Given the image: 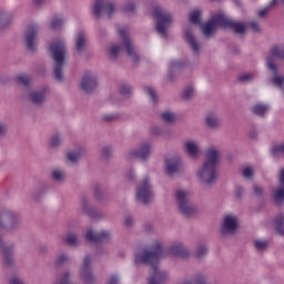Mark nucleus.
I'll return each mask as SVG.
<instances>
[{
	"label": "nucleus",
	"instance_id": "1",
	"mask_svg": "<svg viewBox=\"0 0 284 284\" xmlns=\"http://www.w3.org/2000/svg\"><path fill=\"white\" fill-rule=\"evenodd\" d=\"M203 11L201 9H194L189 19L191 23L195 26H200L202 34L210 39V37H214L217 28H231L237 34H243L245 30H247V26L243 22H236L232 20V18L227 17L225 13L214 14L210 21L203 24Z\"/></svg>",
	"mask_w": 284,
	"mask_h": 284
},
{
	"label": "nucleus",
	"instance_id": "2",
	"mask_svg": "<svg viewBox=\"0 0 284 284\" xmlns=\"http://www.w3.org/2000/svg\"><path fill=\"white\" fill-rule=\"evenodd\" d=\"M118 33L122 39V44H110L106 49L109 57H111V59H116V57L121 55L123 50H125L131 61L133 63H139V53L136 52V47H134V41L132 40V37H130V31L128 30V27L119 28Z\"/></svg>",
	"mask_w": 284,
	"mask_h": 284
},
{
	"label": "nucleus",
	"instance_id": "3",
	"mask_svg": "<svg viewBox=\"0 0 284 284\" xmlns=\"http://www.w3.org/2000/svg\"><path fill=\"white\" fill-rule=\"evenodd\" d=\"M51 57L54 61V77L57 81H63V68L68 63V47L65 45V39L59 38L53 40L49 44Z\"/></svg>",
	"mask_w": 284,
	"mask_h": 284
},
{
	"label": "nucleus",
	"instance_id": "4",
	"mask_svg": "<svg viewBox=\"0 0 284 284\" xmlns=\"http://www.w3.org/2000/svg\"><path fill=\"white\" fill-rule=\"evenodd\" d=\"M175 201L178 203V210L183 216H196L201 210L195 204L190 203V191L185 189H179L175 191Z\"/></svg>",
	"mask_w": 284,
	"mask_h": 284
},
{
	"label": "nucleus",
	"instance_id": "5",
	"mask_svg": "<svg viewBox=\"0 0 284 284\" xmlns=\"http://www.w3.org/2000/svg\"><path fill=\"white\" fill-rule=\"evenodd\" d=\"M153 16L156 19L155 28L158 33L161 37H168V30H170V27L174 23L172 13L161 7H155L153 9Z\"/></svg>",
	"mask_w": 284,
	"mask_h": 284
},
{
	"label": "nucleus",
	"instance_id": "6",
	"mask_svg": "<svg viewBox=\"0 0 284 284\" xmlns=\"http://www.w3.org/2000/svg\"><path fill=\"white\" fill-rule=\"evenodd\" d=\"M195 179L201 185H214L219 179L216 168L202 163L195 172Z\"/></svg>",
	"mask_w": 284,
	"mask_h": 284
},
{
	"label": "nucleus",
	"instance_id": "7",
	"mask_svg": "<svg viewBox=\"0 0 284 284\" xmlns=\"http://www.w3.org/2000/svg\"><path fill=\"white\" fill-rule=\"evenodd\" d=\"M150 156H152V142L150 141L141 142L138 148L132 149L126 153L128 161L139 159L143 163H145V161H150Z\"/></svg>",
	"mask_w": 284,
	"mask_h": 284
},
{
	"label": "nucleus",
	"instance_id": "8",
	"mask_svg": "<svg viewBox=\"0 0 284 284\" xmlns=\"http://www.w3.org/2000/svg\"><path fill=\"white\" fill-rule=\"evenodd\" d=\"M116 12V6L110 0H95L92 7V14L94 17H112Z\"/></svg>",
	"mask_w": 284,
	"mask_h": 284
},
{
	"label": "nucleus",
	"instance_id": "9",
	"mask_svg": "<svg viewBox=\"0 0 284 284\" xmlns=\"http://www.w3.org/2000/svg\"><path fill=\"white\" fill-rule=\"evenodd\" d=\"M79 277L85 284L97 283V275L94 274V271H92V257L87 255L83 258L80 266Z\"/></svg>",
	"mask_w": 284,
	"mask_h": 284
},
{
	"label": "nucleus",
	"instance_id": "10",
	"mask_svg": "<svg viewBox=\"0 0 284 284\" xmlns=\"http://www.w3.org/2000/svg\"><path fill=\"white\" fill-rule=\"evenodd\" d=\"M135 199L138 203H150L152 201V181L144 178L138 185Z\"/></svg>",
	"mask_w": 284,
	"mask_h": 284
},
{
	"label": "nucleus",
	"instance_id": "11",
	"mask_svg": "<svg viewBox=\"0 0 284 284\" xmlns=\"http://www.w3.org/2000/svg\"><path fill=\"white\" fill-rule=\"evenodd\" d=\"M39 30H41V28L37 23H31L27 27L24 31V41L28 50L34 51L39 48Z\"/></svg>",
	"mask_w": 284,
	"mask_h": 284
},
{
	"label": "nucleus",
	"instance_id": "12",
	"mask_svg": "<svg viewBox=\"0 0 284 284\" xmlns=\"http://www.w3.org/2000/svg\"><path fill=\"white\" fill-rule=\"evenodd\" d=\"M185 170L181 156L173 155L164 160V172L166 176H174V174H181Z\"/></svg>",
	"mask_w": 284,
	"mask_h": 284
},
{
	"label": "nucleus",
	"instance_id": "13",
	"mask_svg": "<svg viewBox=\"0 0 284 284\" xmlns=\"http://www.w3.org/2000/svg\"><path fill=\"white\" fill-rule=\"evenodd\" d=\"M239 230V216L229 213L223 217L221 225L222 236H232Z\"/></svg>",
	"mask_w": 284,
	"mask_h": 284
},
{
	"label": "nucleus",
	"instance_id": "14",
	"mask_svg": "<svg viewBox=\"0 0 284 284\" xmlns=\"http://www.w3.org/2000/svg\"><path fill=\"white\" fill-rule=\"evenodd\" d=\"M19 225V219L10 211H3L0 213V227L2 230H14Z\"/></svg>",
	"mask_w": 284,
	"mask_h": 284
},
{
	"label": "nucleus",
	"instance_id": "15",
	"mask_svg": "<svg viewBox=\"0 0 284 284\" xmlns=\"http://www.w3.org/2000/svg\"><path fill=\"white\" fill-rule=\"evenodd\" d=\"M48 97H50V89H48V87H42L31 91L28 99L31 103H34V105H41V103H45Z\"/></svg>",
	"mask_w": 284,
	"mask_h": 284
},
{
	"label": "nucleus",
	"instance_id": "16",
	"mask_svg": "<svg viewBox=\"0 0 284 284\" xmlns=\"http://www.w3.org/2000/svg\"><path fill=\"white\" fill-rule=\"evenodd\" d=\"M183 150L190 159H199L201 156V144L194 139H189L183 143Z\"/></svg>",
	"mask_w": 284,
	"mask_h": 284
},
{
	"label": "nucleus",
	"instance_id": "17",
	"mask_svg": "<svg viewBox=\"0 0 284 284\" xmlns=\"http://www.w3.org/2000/svg\"><path fill=\"white\" fill-rule=\"evenodd\" d=\"M205 161L203 162L206 165H211L212 168H216L219 163H221V150L216 146H209L205 152Z\"/></svg>",
	"mask_w": 284,
	"mask_h": 284
},
{
	"label": "nucleus",
	"instance_id": "18",
	"mask_svg": "<svg viewBox=\"0 0 284 284\" xmlns=\"http://www.w3.org/2000/svg\"><path fill=\"white\" fill-rule=\"evenodd\" d=\"M184 39L186 43H189L190 48L193 50V52H201V43L196 40V37L194 36V27L192 24H189L184 27Z\"/></svg>",
	"mask_w": 284,
	"mask_h": 284
},
{
	"label": "nucleus",
	"instance_id": "19",
	"mask_svg": "<svg viewBox=\"0 0 284 284\" xmlns=\"http://www.w3.org/2000/svg\"><path fill=\"white\" fill-rule=\"evenodd\" d=\"M87 241L91 243H99L103 241H110L112 239V232L108 230H102L99 233L94 232L93 230H89L85 234Z\"/></svg>",
	"mask_w": 284,
	"mask_h": 284
},
{
	"label": "nucleus",
	"instance_id": "20",
	"mask_svg": "<svg viewBox=\"0 0 284 284\" xmlns=\"http://www.w3.org/2000/svg\"><path fill=\"white\" fill-rule=\"evenodd\" d=\"M80 85L84 92H92L97 88V75L92 72L84 73Z\"/></svg>",
	"mask_w": 284,
	"mask_h": 284
},
{
	"label": "nucleus",
	"instance_id": "21",
	"mask_svg": "<svg viewBox=\"0 0 284 284\" xmlns=\"http://www.w3.org/2000/svg\"><path fill=\"white\" fill-rule=\"evenodd\" d=\"M280 185L273 189L272 196L275 203H283L284 201V168L280 170L278 176Z\"/></svg>",
	"mask_w": 284,
	"mask_h": 284
},
{
	"label": "nucleus",
	"instance_id": "22",
	"mask_svg": "<svg viewBox=\"0 0 284 284\" xmlns=\"http://www.w3.org/2000/svg\"><path fill=\"white\" fill-rule=\"evenodd\" d=\"M169 252L172 256H178L179 258H187L190 256V250L181 242L173 243Z\"/></svg>",
	"mask_w": 284,
	"mask_h": 284
},
{
	"label": "nucleus",
	"instance_id": "23",
	"mask_svg": "<svg viewBox=\"0 0 284 284\" xmlns=\"http://www.w3.org/2000/svg\"><path fill=\"white\" fill-rule=\"evenodd\" d=\"M270 110H272V106L267 103L257 102L251 108V112L255 114V116H267L270 114Z\"/></svg>",
	"mask_w": 284,
	"mask_h": 284
},
{
	"label": "nucleus",
	"instance_id": "24",
	"mask_svg": "<svg viewBox=\"0 0 284 284\" xmlns=\"http://www.w3.org/2000/svg\"><path fill=\"white\" fill-rule=\"evenodd\" d=\"M205 124L211 130H219V128H221V118L216 113H207Z\"/></svg>",
	"mask_w": 284,
	"mask_h": 284
},
{
	"label": "nucleus",
	"instance_id": "25",
	"mask_svg": "<svg viewBox=\"0 0 284 284\" xmlns=\"http://www.w3.org/2000/svg\"><path fill=\"white\" fill-rule=\"evenodd\" d=\"M85 48H88V37L83 31H80L75 36L77 52H84Z\"/></svg>",
	"mask_w": 284,
	"mask_h": 284
},
{
	"label": "nucleus",
	"instance_id": "26",
	"mask_svg": "<svg viewBox=\"0 0 284 284\" xmlns=\"http://www.w3.org/2000/svg\"><path fill=\"white\" fill-rule=\"evenodd\" d=\"M51 179L55 183H65V170L55 168L51 171Z\"/></svg>",
	"mask_w": 284,
	"mask_h": 284
},
{
	"label": "nucleus",
	"instance_id": "27",
	"mask_svg": "<svg viewBox=\"0 0 284 284\" xmlns=\"http://www.w3.org/2000/svg\"><path fill=\"white\" fill-rule=\"evenodd\" d=\"M194 97H196V89L194 85H187L182 90L181 99H183V101H190L194 99Z\"/></svg>",
	"mask_w": 284,
	"mask_h": 284
},
{
	"label": "nucleus",
	"instance_id": "28",
	"mask_svg": "<svg viewBox=\"0 0 284 284\" xmlns=\"http://www.w3.org/2000/svg\"><path fill=\"white\" fill-rule=\"evenodd\" d=\"M14 19L12 11L0 10V27L8 26Z\"/></svg>",
	"mask_w": 284,
	"mask_h": 284
},
{
	"label": "nucleus",
	"instance_id": "29",
	"mask_svg": "<svg viewBox=\"0 0 284 284\" xmlns=\"http://www.w3.org/2000/svg\"><path fill=\"white\" fill-rule=\"evenodd\" d=\"M121 10L125 14H132V12L136 11V1L135 0H129V1L124 2L121 6Z\"/></svg>",
	"mask_w": 284,
	"mask_h": 284
},
{
	"label": "nucleus",
	"instance_id": "30",
	"mask_svg": "<svg viewBox=\"0 0 284 284\" xmlns=\"http://www.w3.org/2000/svg\"><path fill=\"white\" fill-rule=\"evenodd\" d=\"M83 154H85V151L83 149H77L75 151H70L67 154V159L71 163H77V161H79V159H81V156H83Z\"/></svg>",
	"mask_w": 284,
	"mask_h": 284
},
{
	"label": "nucleus",
	"instance_id": "31",
	"mask_svg": "<svg viewBox=\"0 0 284 284\" xmlns=\"http://www.w3.org/2000/svg\"><path fill=\"white\" fill-rule=\"evenodd\" d=\"M63 26H65V18L53 17L51 19V24H50L51 30H61Z\"/></svg>",
	"mask_w": 284,
	"mask_h": 284
},
{
	"label": "nucleus",
	"instance_id": "32",
	"mask_svg": "<svg viewBox=\"0 0 284 284\" xmlns=\"http://www.w3.org/2000/svg\"><path fill=\"white\" fill-rule=\"evenodd\" d=\"M256 252H265L270 247V242L263 239H256L253 242Z\"/></svg>",
	"mask_w": 284,
	"mask_h": 284
},
{
	"label": "nucleus",
	"instance_id": "33",
	"mask_svg": "<svg viewBox=\"0 0 284 284\" xmlns=\"http://www.w3.org/2000/svg\"><path fill=\"white\" fill-rule=\"evenodd\" d=\"M80 242L79 236H77L74 233H68L64 237V243L71 247H75V245H79Z\"/></svg>",
	"mask_w": 284,
	"mask_h": 284
},
{
	"label": "nucleus",
	"instance_id": "34",
	"mask_svg": "<svg viewBox=\"0 0 284 284\" xmlns=\"http://www.w3.org/2000/svg\"><path fill=\"white\" fill-rule=\"evenodd\" d=\"M63 143V135L54 134L49 139L50 148H59Z\"/></svg>",
	"mask_w": 284,
	"mask_h": 284
},
{
	"label": "nucleus",
	"instance_id": "35",
	"mask_svg": "<svg viewBox=\"0 0 284 284\" xmlns=\"http://www.w3.org/2000/svg\"><path fill=\"white\" fill-rule=\"evenodd\" d=\"M255 79H256V73L255 72L242 73L239 77L240 83H250V81H254Z\"/></svg>",
	"mask_w": 284,
	"mask_h": 284
},
{
	"label": "nucleus",
	"instance_id": "36",
	"mask_svg": "<svg viewBox=\"0 0 284 284\" xmlns=\"http://www.w3.org/2000/svg\"><path fill=\"white\" fill-rule=\"evenodd\" d=\"M144 92L146 97H149L151 103H156V101H159V95H156V91H154V89L145 87Z\"/></svg>",
	"mask_w": 284,
	"mask_h": 284
},
{
	"label": "nucleus",
	"instance_id": "37",
	"mask_svg": "<svg viewBox=\"0 0 284 284\" xmlns=\"http://www.w3.org/2000/svg\"><path fill=\"white\" fill-rule=\"evenodd\" d=\"M119 92L122 97H130L132 95V87L128 83H122L119 87Z\"/></svg>",
	"mask_w": 284,
	"mask_h": 284
},
{
	"label": "nucleus",
	"instance_id": "38",
	"mask_svg": "<svg viewBox=\"0 0 284 284\" xmlns=\"http://www.w3.org/2000/svg\"><path fill=\"white\" fill-rule=\"evenodd\" d=\"M3 254V258H4V263H7V265H12V263H14V256L12 255V251L4 248L2 251Z\"/></svg>",
	"mask_w": 284,
	"mask_h": 284
},
{
	"label": "nucleus",
	"instance_id": "39",
	"mask_svg": "<svg viewBox=\"0 0 284 284\" xmlns=\"http://www.w3.org/2000/svg\"><path fill=\"white\" fill-rule=\"evenodd\" d=\"M284 215L281 214L275 219V230H277V232H280V234L284 235Z\"/></svg>",
	"mask_w": 284,
	"mask_h": 284
},
{
	"label": "nucleus",
	"instance_id": "40",
	"mask_svg": "<svg viewBox=\"0 0 284 284\" xmlns=\"http://www.w3.org/2000/svg\"><path fill=\"white\" fill-rule=\"evenodd\" d=\"M161 116L165 123H174L176 121V115L172 111H164Z\"/></svg>",
	"mask_w": 284,
	"mask_h": 284
},
{
	"label": "nucleus",
	"instance_id": "41",
	"mask_svg": "<svg viewBox=\"0 0 284 284\" xmlns=\"http://www.w3.org/2000/svg\"><path fill=\"white\" fill-rule=\"evenodd\" d=\"M195 255L197 258H203L207 255V246L205 244H199L196 246Z\"/></svg>",
	"mask_w": 284,
	"mask_h": 284
},
{
	"label": "nucleus",
	"instance_id": "42",
	"mask_svg": "<svg viewBox=\"0 0 284 284\" xmlns=\"http://www.w3.org/2000/svg\"><path fill=\"white\" fill-rule=\"evenodd\" d=\"M18 81L22 83V85H30L32 83V78L29 74H20L18 75Z\"/></svg>",
	"mask_w": 284,
	"mask_h": 284
},
{
	"label": "nucleus",
	"instance_id": "43",
	"mask_svg": "<svg viewBox=\"0 0 284 284\" xmlns=\"http://www.w3.org/2000/svg\"><path fill=\"white\" fill-rule=\"evenodd\" d=\"M244 179H252L254 176V169L252 166H245L243 169Z\"/></svg>",
	"mask_w": 284,
	"mask_h": 284
},
{
	"label": "nucleus",
	"instance_id": "44",
	"mask_svg": "<svg viewBox=\"0 0 284 284\" xmlns=\"http://www.w3.org/2000/svg\"><path fill=\"white\" fill-rule=\"evenodd\" d=\"M271 152L274 156H278V154H284V144L275 145Z\"/></svg>",
	"mask_w": 284,
	"mask_h": 284
},
{
	"label": "nucleus",
	"instance_id": "45",
	"mask_svg": "<svg viewBox=\"0 0 284 284\" xmlns=\"http://www.w3.org/2000/svg\"><path fill=\"white\" fill-rule=\"evenodd\" d=\"M194 284H210L207 282V276L205 275H197L194 280H193Z\"/></svg>",
	"mask_w": 284,
	"mask_h": 284
},
{
	"label": "nucleus",
	"instance_id": "46",
	"mask_svg": "<svg viewBox=\"0 0 284 284\" xmlns=\"http://www.w3.org/2000/svg\"><path fill=\"white\" fill-rule=\"evenodd\" d=\"M176 68H183V62H181V60H172L170 62L171 70H176Z\"/></svg>",
	"mask_w": 284,
	"mask_h": 284
},
{
	"label": "nucleus",
	"instance_id": "47",
	"mask_svg": "<svg viewBox=\"0 0 284 284\" xmlns=\"http://www.w3.org/2000/svg\"><path fill=\"white\" fill-rule=\"evenodd\" d=\"M101 154L104 159H108L109 156H112V148L110 146H104L102 150H101Z\"/></svg>",
	"mask_w": 284,
	"mask_h": 284
},
{
	"label": "nucleus",
	"instance_id": "48",
	"mask_svg": "<svg viewBox=\"0 0 284 284\" xmlns=\"http://www.w3.org/2000/svg\"><path fill=\"white\" fill-rule=\"evenodd\" d=\"M68 261H70V256H68L65 253H62L57 257V262L60 264L68 263Z\"/></svg>",
	"mask_w": 284,
	"mask_h": 284
},
{
	"label": "nucleus",
	"instance_id": "49",
	"mask_svg": "<svg viewBox=\"0 0 284 284\" xmlns=\"http://www.w3.org/2000/svg\"><path fill=\"white\" fill-rule=\"evenodd\" d=\"M10 284H26V283L23 282V278L14 275L10 278Z\"/></svg>",
	"mask_w": 284,
	"mask_h": 284
},
{
	"label": "nucleus",
	"instance_id": "50",
	"mask_svg": "<svg viewBox=\"0 0 284 284\" xmlns=\"http://www.w3.org/2000/svg\"><path fill=\"white\" fill-rule=\"evenodd\" d=\"M120 281H121V277H119V275L114 274V275L110 276L108 284H119Z\"/></svg>",
	"mask_w": 284,
	"mask_h": 284
},
{
	"label": "nucleus",
	"instance_id": "51",
	"mask_svg": "<svg viewBox=\"0 0 284 284\" xmlns=\"http://www.w3.org/2000/svg\"><path fill=\"white\" fill-rule=\"evenodd\" d=\"M151 134H154L155 136H160V134H163V130L160 126H153L151 129Z\"/></svg>",
	"mask_w": 284,
	"mask_h": 284
},
{
	"label": "nucleus",
	"instance_id": "52",
	"mask_svg": "<svg viewBox=\"0 0 284 284\" xmlns=\"http://www.w3.org/2000/svg\"><path fill=\"white\" fill-rule=\"evenodd\" d=\"M135 178H136V173L134 172V170L128 171V173H126V179H128L129 181H134Z\"/></svg>",
	"mask_w": 284,
	"mask_h": 284
},
{
	"label": "nucleus",
	"instance_id": "53",
	"mask_svg": "<svg viewBox=\"0 0 284 284\" xmlns=\"http://www.w3.org/2000/svg\"><path fill=\"white\" fill-rule=\"evenodd\" d=\"M6 132H8V125H6L3 122H0V136H3Z\"/></svg>",
	"mask_w": 284,
	"mask_h": 284
},
{
	"label": "nucleus",
	"instance_id": "54",
	"mask_svg": "<svg viewBox=\"0 0 284 284\" xmlns=\"http://www.w3.org/2000/svg\"><path fill=\"white\" fill-rule=\"evenodd\" d=\"M251 28L254 32H261V24L257 22H251Z\"/></svg>",
	"mask_w": 284,
	"mask_h": 284
},
{
	"label": "nucleus",
	"instance_id": "55",
	"mask_svg": "<svg viewBox=\"0 0 284 284\" xmlns=\"http://www.w3.org/2000/svg\"><path fill=\"white\" fill-rule=\"evenodd\" d=\"M82 210L84 214H89V216H92V209L88 204H83Z\"/></svg>",
	"mask_w": 284,
	"mask_h": 284
},
{
	"label": "nucleus",
	"instance_id": "56",
	"mask_svg": "<svg viewBox=\"0 0 284 284\" xmlns=\"http://www.w3.org/2000/svg\"><path fill=\"white\" fill-rule=\"evenodd\" d=\"M243 194H244L243 187L237 186L235 189V196H237V199H241L243 196Z\"/></svg>",
	"mask_w": 284,
	"mask_h": 284
},
{
	"label": "nucleus",
	"instance_id": "57",
	"mask_svg": "<svg viewBox=\"0 0 284 284\" xmlns=\"http://www.w3.org/2000/svg\"><path fill=\"white\" fill-rule=\"evenodd\" d=\"M254 194L256 196H261V194H263V187L258 186V185H255L254 186Z\"/></svg>",
	"mask_w": 284,
	"mask_h": 284
},
{
	"label": "nucleus",
	"instance_id": "58",
	"mask_svg": "<svg viewBox=\"0 0 284 284\" xmlns=\"http://www.w3.org/2000/svg\"><path fill=\"white\" fill-rule=\"evenodd\" d=\"M268 11H270V8H264L257 12V17H265Z\"/></svg>",
	"mask_w": 284,
	"mask_h": 284
},
{
	"label": "nucleus",
	"instance_id": "59",
	"mask_svg": "<svg viewBox=\"0 0 284 284\" xmlns=\"http://www.w3.org/2000/svg\"><path fill=\"white\" fill-rule=\"evenodd\" d=\"M47 0H33V4L37 6L38 8L41 6H44Z\"/></svg>",
	"mask_w": 284,
	"mask_h": 284
},
{
	"label": "nucleus",
	"instance_id": "60",
	"mask_svg": "<svg viewBox=\"0 0 284 284\" xmlns=\"http://www.w3.org/2000/svg\"><path fill=\"white\" fill-rule=\"evenodd\" d=\"M113 119H116V116H114L113 114L104 115L105 121H113Z\"/></svg>",
	"mask_w": 284,
	"mask_h": 284
},
{
	"label": "nucleus",
	"instance_id": "61",
	"mask_svg": "<svg viewBox=\"0 0 284 284\" xmlns=\"http://www.w3.org/2000/svg\"><path fill=\"white\" fill-rule=\"evenodd\" d=\"M1 245H3V239H1V236H0V247H1Z\"/></svg>",
	"mask_w": 284,
	"mask_h": 284
},
{
	"label": "nucleus",
	"instance_id": "62",
	"mask_svg": "<svg viewBox=\"0 0 284 284\" xmlns=\"http://www.w3.org/2000/svg\"><path fill=\"white\" fill-rule=\"evenodd\" d=\"M275 4H276V0H273V1H272V6H275Z\"/></svg>",
	"mask_w": 284,
	"mask_h": 284
},
{
	"label": "nucleus",
	"instance_id": "63",
	"mask_svg": "<svg viewBox=\"0 0 284 284\" xmlns=\"http://www.w3.org/2000/svg\"><path fill=\"white\" fill-rule=\"evenodd\" d=\"M126 225H130V220H126Z\"/></svg>",
	"mask_w": 284,
	"mask_h": 284
}]
</instances>
